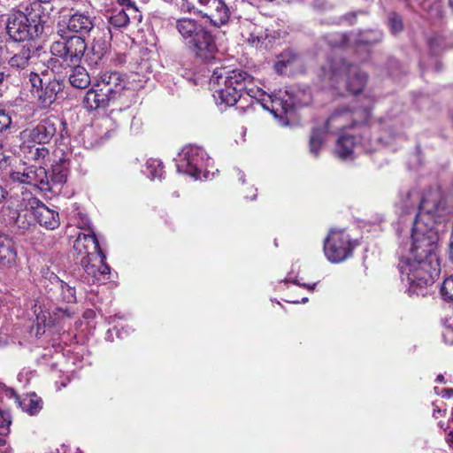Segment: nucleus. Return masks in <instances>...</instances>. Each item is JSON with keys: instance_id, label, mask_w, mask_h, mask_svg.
<instances>
[{"instance_id": "f257e3e1", "label": "nucleus", "mask_w": 453, "mask_h": 453, "mask_svg": "<svg viewBox=\"0 0 453 453\" xmlns=\"http://www.w3.org/2000/svg\"><path fill=\"white\" fill-rule=\"evenodd\" d=\"M438 241L432 236L422 237L411 234V244L403 252L400 259V272L403 280L408 282L407 293L425 296L426 288L434 284L441 273V265L436 254Z\"/></svg>"}, {"instance_id": "f03ea898", "label": "nucleus", "mask_w": 453, "mask_h": 453, "mask_svg": "<svg viewBox=\"0 0 453 453\" xmlns=\"http://www.w3.org/2000/svg\"><path fill=\"white\" fill-rule=\"evenodd\" d=\"M452 211L440 189L426 190L420 211L415 216L411 234L430 238L433 234L438 241L436 225L445 222Z\"/></svg>"}, {"instance_id": "7ed1b4c3", "label": "nucleus", "mask_w": 453, "mask_h": 453, "mask_svg": "<svg viewBox=\"0 0 453 453\" xmlns=\"http://www.w3.org/2000/svg\"><path fill=\"white\" fill-rule=\"evenodd\" d=\"M125 77L118 72L102 73L92 84L83 98V105L88 111L105 108L122 95L129 98L130 104L136 102V94L127 88Z\"/></svg>"}, {"instance_id": "20e7f679", "label": "nucleus", "mask_w": 453, "mask_h": 453, "mask_svg": "<svg viewBox=\"0 0 453 453\" xmlns=\"http://www.w3.org/2000/svg\"><path fill=\"white\" fill-rule=\"evenodd\" d=\"M246 95L252 99V103L247 106V110L259 105L269 111L275 118L282 119L283 116L294 108L305 105L310 101V94L305 91L282 90L266 94L261 88L254 85L253 81L247 84L244 89Z\"/></svg>"}, {"instance_id": "39448f33", "label": "nucleus", "mask_w": 453, "mask_h": 453, "mask_svg": "<svg viewBox=\"0 0 453 453\" xmlns=\"http://www.w3.org/2000/svg\"><path fill=\"white\" fill-rule=\"evenodd\" d=\"M174 27L197 59L207 62L215 58L218 51L215 39L201 20L180 18L175 20Z\"/></svg>"}, {"instance_id": "423d86ee", "label": "nucleus", "mask_w": 453, "mask_h": 453, "mask_svg": "<svg viewBox=\"0 0 453 453\" xmlns=\"http://www.w3.org/2000/svg\"><path fill=\"white\" fill-rule=\"evenodd\" d=\"M320 77L325 88L336 90L340 88V83L344 80L347 90L353 95L363 90L368 78L359 66L349 64L343 59L333 60L322 67Z\"/></svg>"}, {"instance_id": "0eeeda50", "label": "nucleus", "mask_w": 453, "mask_h": 453, "mask_svg": "<svg viewBox=\"0 0 453 453\" xmlns=\"http://www.w3.org/2000/svg\"><path fill=\"white\" fill-rule=\"evenodd\" d=\"M369 117V106H365L362 110H354L352 116L345 110L336 111L328 118L324 128H314L312 130L309 141L310 153L314 157L319 156L320 149L325 144L326 132L345 128L350 119H352L355 123H366Z\"/></svg>"}, {"instance_id": "6e6552de", "label": "nucleus", "mask_w": 453, "mask_h": 453, "mask_svg": "<svg viewBox=\"0 0 453 453\" xmlns=\"http://www.w3.org/2000/svg\"><path fill=\"white\" fill-rule=\"evenodd\" d=\"M211 163V158L203 148L193 145L184 147L176 159L178 172L196 180L208 178V168Z\"/></svg>"}, {"instance_id": "1a4fd4ad", "label": "nucleus", "mask_w": 453, "mask_h": 453, "mask_svg": "<svg viewBox=\"0 0 453 453\" xmlns=\"http://www.w3.org/2000/svg\"><path fill=\"white\" fill-rule=\"evenodd\" d=\"M370 130L363 128L359 142L356 141V134H343L336 142L334 154L342 160H350L360 151L371 152L377 147L370 140Z\"/></svg>"}, {"instance_id": "9d476101", "label": "nucleus", "mask_w": 453, "mask_h": 453, "mask_svg": "<svg viewBox=\"0 0 453 453\" xmlns=\"http://www.w3.org/2000/svg\"><path fill=\"white\" fill-rule=\"evenodd\" d=\"M28 82L31 85V96L42 107L50 106L56 100V96L61 89V85L58 81L50 80L47 75L41 77L32 71L28 74Z\"/></svg>"}, {"instance_id": "9b49d317", "label": "nucleus", "mask_w": 453, "mask_h": 453, "mask_svg": "<svg viewBox=\"0 0 453 453\" xmlns=\"http://www.w3.org/2000/svg\"><path fill=\"white\" fill-rule=\"evenodd\" d=\"M353 245L343 230H331L324 242V253L331 263H341L351 256Z\"/></svg>"}, {"instance_id": "f8f14e48", "label": "nucleus", "mask_w": 453, "mask_h": 453, "mask_svg": "<svg viewBox=\"0 0 453 453\" xmlns=\"http://www.w3.org/2000/svg\"><path fill=\"white\" fill-rule=\"evenodd\" d=\"M87 49V43L81 36H70L62 40L55 41L50 46L52 55L58 57L67 64H78Z\"/></svg>"}, {"instance_id": "ddd939ff", "label": "nucleus", "mask_w": 453, "mask_h": 453, "mask_svg": "<svg viewBox=\"0 0 453 453\" xmlns=\"http://www.w3.org/2000/svg\"><path fill=\"white\" fill-rule=\"evenodd\" d=\"M13 182L33 186L41 190L50 189V180L45 168L42 165H27L24 163L10 173Z\"/></svg>"}, {"instance_id": "4468645a", "label": "nucleus", "mask_w": 453, "mask_h": 453, "mask_svg": "<svg viewBox=\"0 0 453 453\" xmlns=\"http://www.w3.org/2000/svg\"><path fill=\"white\" fill-rule=\"evenodd\" d=\"M82 226L81 228H87L88 233H80L74 242L73 249L77 256L81 258L98 259L104 256L100 250L98 241L95 233L90 229V221L88 219H81Z\"/></svg>"}, {"instance_id": "2eb2a0df", "label": "nucleus", "mask_w": 453, "mask_h": 453, "mask_svg": "<svg viewBox=\"0 0 453 453\" xmlns=\"http://www.w3.org/2000/svg\"><path fill=\"white\" fill-rule=\"evenodd\" d=\"M251 81L252 76L247 72L240 69L229 70L226 67L216 68L210 78L211 86L224 85L227 88L233 87L242 90Z\"/></svg>"}, {"instance_id": "dca6fc26", "label": "nucleus", "mask_w": 453, "mask_h": 453, "mask_svg": "<svg viewBox=\"0 0 453 453\" xmlns=\"http://www.w3.org/2000/svg\"><path fill=\"white\" fill-rule=\"evenodd\" d=\"M36 22L32 25L29 22V18L27 14L19 12L15 15L12 19H9L7 24V32L11 38L15 42H23L34 36V33H37L39 27L42 28L41 23Z\"/></svg>"}, {"instance_id": "f3484780", "label": "nucleus", "mask_w": 453, "mask_h": 453, "mask_svg": "<svg viewBox=\"0 0 453 453\" xmlns=\"http://www.w3.org/2000/svg\"><path fill=\"white\" fill-rule=\"evenodd\" d=\"M95 26L93 19L85 13L75 12L68 19H63L58 24V35L64 37L65 29L72 33L80 34V36L88 35Z\"/></svg>"}, {"instance_id": "a211bd4d", "label": "nucleus", "mask_w": 453, "mask_h": 453, "mask_svg": "<svg viewBox=\"0 0 453 453\" xmlns=\"http://www.w3.org/2000/svg\"><path fill=\"white\" fill-rule=\"evenodd\" d=\"M56 132V119H45L35 127L23 131L21 136L24 141L43 146L51 141Z\"/></svg>"}, {"instance_id": "6ab92c4d", "label": "nucleus", "mask_w": 453, "mask_h": 453, "mask_svg": "<svg viewBox=\"0 0 453 453\" xmlns=\"http://www.w3.org/2000/svg\"><path fill=\"white\" fill-rule=\"evenodd\" d=\"M232 0H211L203 14L210 23L215 27L226 26L232 16Z\"/></svg>"}, {"instance_id": "aec40b11", "label": "nucleus", "mask_w": 453, "mask_h": 453, "mask_svg": "<svg viewBox=\"0 0 453 453\" xmlns=\"http://www.w3.org/2000/svg\"><path fill=\"white\" fill-rule=\"evenodd\" d=\"M425 196V191L418 186H414L400 193L399 201L397 202V210L402 214H414L420 211L421 203Z\"/></svg>"}, {"instance_id": "412c9836", "label": "nucleus", "mask_w": 453, "mask_h": 453, "mask_svg": "<svg viewBox=\"0 0 453 453\" xmlns=\"http://www.w3.org/2000/svg\"><path fill=\"white\" fill-rule=\"evenodd\" d=\"M105 257L98 259L80 258V264L88 276V281L96 283L104 280L110 273V266L104 263Z\"/></svg>"}, {"instance_id": "4be33fe9", "label": "nucleus", "mask_w": 453, "mask_h": 453, "mask_svg": "<svg viewBox=\"0 0 453 453\" xmlns=\"http://www.w3.org/2000/svg\"><path fill=\"white\" fill-rule=\"evenodd\" d=\"M34 209V216L40 226L49 230H54L60 225L59 215L58 211L50 209L39 200L33 198L30 202Z\"/></svg>"}, {"instance_id": "5701e85b", "label": "nucleus", "mask_w": 453, "mask_h": 453, "mask_svg": "<svg viewBox=\"0 0 453 453\" xmlns=\"http://www.w3.org/2000/svg\"><path fill=\"white\" fill-rule=\"evenodd\" d=\"M1 219L7 225L25 233L30 226L27 214L22 213L13 202L4 206L1 211Z\"/></svg>"}, {"instance_id": "b1692460", "label": "nucleus", "mask_w": 453, "mask_h": 453, "mask_svg": "<svg viewBox=\"0 0 453 453\" xmlns=\"http://www.w3.org/2000/svg\"><path fill=\"white\" fill-rule=\"evenodd\" d=\"M17 258L14 241L8 235L0 233V265L13 268L17 265Z\"/></svg>"}, {"instance_id": "393cba45", "label": "nucleus", "mask_w": 453, "mask_h": 453, "mask_svg": "<svg viewBox=\"0 0 453 453\" xmlns=\"http://www.w3.org/2000/svg\"><path fill=\"white\" fill-rule=\"evenodd\" d=\"M50 291L51 292L50 298L56 302L71 303L76 300L75 289L58 277H54L51 281Z\"/></svg>"}, {"instance_id": "a878e982", "label": "nucleus", "mask_w": 453, "mask_h": 453, "mask_svg": "<svg viewBox=\"0 0 453 453\" xmlns=\"http://www.w3.org/2000/svg\"><path fill=\"white\" fill-rule=\"evenodd\" d=\"M211 87L214 89L213 96L215 97L217 103L219 104L232 106L234 105L238 100H241L242 97V92L243 90L237 88H227L224 85H215Z\"/></svg>"}, {"instance_id": "bb28decb", "label": "nucleus", "mask_w": 453, "mask_h": 453, "mask_svg": "<svg viewBox=\"0 0 453 453\" xmlns=\"http://www.w3.org/2000/svg\"><path fill=\"white\" fill-rule=\"evenodd\" d=\"M20 151L27 160L34 161L38 165L43 164L50 155V151L46 147L24 140L20 146Z\"/></svg>"}, {"instance_id": "cd10ccee", "label": "nucleus", "mask_w": 453, "mask_h": 453, "mask_svg": "<svg viewBox=\"0 0 453 453\" xmlns=\"http://www.w3.org/2000/svg\"><path fill=\"white\" fill-rule=\"evenodd\" d=\"M12 395L14 396L15 403L18 406L30 416L36 415L42 409L43 402L35 393L19 396L14 392H12Z\"/></svg>"}, {"instance_id": "c85d7f7f", "label": "nucleus", "mask_w": 453, "mask_h": 453, "mask_svg": "<svg viewBox=\"0 0 453 453\" xmlns=\"http://www.w3.org/2000/svg\"><path fill=\"white\" fill-rule=\"evenodd\" d=\"M31 50L29 47L23 46L22 49L12 57L6 59L11 68L25 71V74H29L27 67L30 65Z\"/></svg>"}, {"instance_id": "c756f323", "label": "nucleus", "mask_w": 453, "mask_h": 453, "mask_svg": "<svg viewBox=\"0 0 453 453\" xmlns=\"http://www.w3.org/2000/svg\"><path fill=\"white\" fill-rule=\"evenodd\" d=\"M69 81L73 88L83 89L88 87L91 80L88 73L83 66L76 65L69 76Z\"/></svg>"}, {"instance_id": "7c9ffc66", "label": "nucleus", "mask_w": 453, "mask_h": 453, "mask_svg": "<svg viewBox=\"0 0 453 453\" xmlns=\"http://www.w3.org/2000/svg\"><path fill=\"white\" fill-rule=\"evenodd\" d=\"M52 0H35L34 3L31 4V12L29 15L31 16L30 19L32 23L36 22V19H38V23H44L46 22L45 19L47 18L48 14L44 13V11L46 10V7H43V4L46 5H50V2ZM50 7V10H51V7Z\"/></svg>"}, {"instance_id": "2f4dec72", "label": "nucleus", "mask_w": 453, "mask_h": 453, "mask_svg": "<svg viewBox=\"0 0 453 453\" xmlns=\"http://www.w3.org/2000/svg\"><path fill=\"white\" fill-rule=\"evenodd\" d=\"M298 61V57L296 54L291 52L286 53L281 55L280 59L275 63L274 69L278 73L283 74L287 73L288 68L292 69L294 65Z\"/></svg>"}, {"instance_id": "473e14b6", "label": "nucleus", "mask_w": 453, "mask_h": 453, "mask_svg": "<svg viewBox=\"0 0 453 453\" xmlns=\"http://www.w3.org/2000/svg\"><path fill=\"white\" fill-rule=\"evenodd\" d=\"M298 61V57L296 54L291 52L286 53L281 55L280 59L275 63L274 69L278 73L283 74L287 73L288 68L292 69L294 65Z\"/></svg>"}, {"instance_id": "72a5a7b5", "label": "nucleus", "mask_w": 453, "mask_h": 453, "mask_svg": "<svg viewBox=\"0 0 453 453\" xmlns=\"http://www.w3.org/2000/svg\"><path fill=\"white\" fill-rule=\"evenodd\" d=\"M144 173L151 180L161 179L164 173L163 163L157 158H150L146 161Z\"/></svg>"}, {"instance_id": "f704fd0d", "label": "nucleus", "mask_w": 453, "mask_h": 453, "mask_svg": "<svg viewBox=\"0 0 453 453\" xmlns=\"http://www.w3.org/2000/svg\"><path fill=\"white\" fill-rule=\"evenodd\" d=\"M130 14L134 13L126 11L124 8L119 11L115 10L110 16L109 21L115 27H124L129 23Z\"/></svg>"}, {"instance_id": "c9c22d12", "label": "nucleus", "mask_w": 453, "mask_h": 453, "mask_svg": "<svg viewBox=\"0 0 453 453\" xmlns=\"http://www.w3.org/2000/svg\"><path fill=\"white\" fill-rule=\"evenodd\" d=\"M95 133L94 126L86 127L82 132L81 136L83 140V143L87 148H92L96 145H98L102 140V135H96V137H93Z\"/></svg>"}, {"instance_id": "e433bc0d", "label": "nucleus", "mask_w": 453, "mask_h": 453, "mask_svg": "<svg viewBox=\"0 0 453 453\" xmlns=\"http://www.w3.org/2000/svg\"><path fill=\"white\" fill-rule=\"evenodd\" d=\"M211 0H182L181 7L188 12L202 13V9H206Z\"/></svg>"}, {"instance_id": "4c0bfd02", "label": "nucleus", "mask_w": 453, "mask_h": 453, "mask_svg": "<svg viewBox=\"0 0 453 453\" xmlns=\"http://www.w3.org/2000/svg\"><path fill=\"white\" fill-rule=\"evenodd\" d=\"M12 415L7 411H0V436H6L11 432Z\"/></svg>"}, {"instance_id": "58836bf2", "label": "nucleus", "mask_w": 453, "mask_h": 453, "mask_svg": "<svg viewBox=\"0 0 453 453\" xmlns=\"http://www.w3.org/2000/svg\"><path fill=\"white\" fill-rule=\"evenodd\" d=\"M67 178V169L65 165V163L63 165H56L52 167V175H51V181L55 183H63L66 180Z\"/></svg>"}, {"instance_id": "ea45409f", "label": "nucleus", "mask_w": 453, "mask_h": 453, "mask_svg": "<svg viewBox=\"0 0 453 453\" xmlns=\"http://www.w3.org/2000/svg\"><path fill=\"white\" fill-rule=\"evenodd\" d=\"M441 294L444 300L453 303V274L444 280L441 288Z\"/></svg>"}, {"instance_id": "a19ab883", "label": "nucleus", "mask_w": 453, "mask_h": 453, "mask_svg": "<svg viewBox=\"0 0 453 453\" xmlns=\"http://www.w3.org/2000/svg\"><path fill=\"white\" fill-rule=\"evenodd\" d=\"M388 26L393 34L400 33L403 28L402 18L396 13H391L388 17Z\"/></svg>"}, {"instance_id": "79ce46f5", "label": "nucleus", "mask_w": 453, "mask_h": 453, "mask_svg": "<svg viewBox=\"0 0 453 453\" xmlns=\"http://www.w3.org/2000/svg\"><path fill=\"white\" fill-rule=\"evenodd\" d=\"M13 43L9 42L4 35H0V61H5L12 52L10 46Z\"/></svg>"}, {"instance_id": "37998d69", "label": "nucleus", "mask_w": 453, "mask_h": 453, "mask_svg": "<svg viewBox=\"0 0 453 453\" xmlns=\"http://www.w3.org/2000/svg\"><path fill=\"white\" fill-rule=\"evenodd\" d=\"M126 110L128 111V116L132 118L130 125L131 131L134 133H139L141 131L142 125V119L136 117V114L134 113V110H129L128 107L126 108Z\"/></svg>"}, {"instance_id": "c03bdc74", "label": "nucleus", "mask_w": 453, "mask_h": 453, "mask_svg": "<svg viewBox=\"0 0 453 453\" xmlns=\"http://www.w3.org/2000/svg\"><path fill=\"white\" fill-rule=\"evenodd\" d=\"M12 123L10 116L4 111H0V132L7 129Z\"/></svg>"}, {"instance_id": "a18cd8bd", "label": "nucleus", "mask_w": 453, "mask_h": 453, "mask_svg": "<svg viewBox=\"0 0 453 453\" xmlns=\"http://www.w3.org/2000/svg\"><path fill=\"white\" fill-rule=\"evenodd\" d=\"M118 3L127 12L136 14L137 9L132 0H117Z\"/></svg>"}, {"instance_id": "49530a36", "label": "nucleus", "mask_w": 453, "mask_h": 453, "mask_svg": "<svg viewBox=\"0 0 453 453\" xmlns=\"http://www.w3.org/2000/svg\"><path fill=\"white\" fill-rule=\"evenodd\" d=\"M10 164V157L5 154L4 146L0 144V170Z\"/></svg>"}, {"instance_id": "de8ad7c7", "label": "nucleus", "mask_w": 453, "mask_h": 453, "mask_svg": "<svg viewBox=\"0 0 453 453\" xmlns=\"http://www.w3.org/2000/svg\"><path fill=\"white\" fill-rule=\"evenodd\" d=\"M443 339L445 342L449 344H453V328L447 327L443 334H442Z\"/></svg>"}, {"instance_id": "09e8293b", "label": "nucleus", "mask_w": 453, "mask_h": 453, "mask_svg": "<svg viewBox=\"0 0 453 453\" xmlns=\"http://www.w3.org/2000/svg\"><path fill=\"white\" fill-rule=\"evenodd\" d=\"M440 41H441L440 38H432L429 41V45H430V48H431L433 52L435 53L437 51L436 46L439 45Z\"/></svg>"}, {"instance_id": "8fccbe9b", "label": "nucleus", "mask_w": 453, "mask_h": 453, "mask_svg": "<svg viewBox=\"0 0 453 453\" xmlns=\"http://www.w3.org/2000/svg\"><path fill=\"white\" fill-rule=\"evenodd\" d=\"M443 411L441 410V406H439L436 403H434V413L433 416L434 418H438L439 416H441V412Z\"/></svg>"}, {"instance_id": "3c124183", "label": "nucleus", "mask_w": 453, "mask_h": 453, "mask_svg": "<svg viewBox=\"0 0 453 453\" xmlns=\"http://www.w3.org/2000/svg\"><path fill=\"white\" fill-rule=\"evenodd\" d=\"M441 395L443 397H451L453 395V389L452 388H444L441 391Z\"/></svg>"}, {"instance_id": "603ef678", "label": "nucleus", "mask_w": 453, "mask_h": 453, "mask_svg": "<svg viewBox=\"0 0 453 453\" xmlns=\"http://www.w3.org/2000/svg\"><path fill=\"white\" fill-rule=\"evenodd\" d=\"M7 194V191L0 185V203L4 201Z\"/></svg>"}, {"instance_id": "864d4df0", "label": "nucleus", "mask_w": 453, "mask_h": 453, "mask_svg": "<svg viewBox=\"0 0 453 453\" xmlns=\"http://www.w3.org/2000/svg\"><path fill=\"white\" fill-rule=\"evenodd\" d=\"M292 282H293L294 284H296V285H299V286H302V287H303V288H309V289H311V290H313V289H314V287H315V285H316V284H313L312 286H310V285H307V284H300L296 280H294Z\"/></svg>"}, {"instance_id": "5fc2aeb1", "label": "nucleus", "mask_w": 453, "mask_h": 453, "mask_svg": "<svg viewBox=\"0 0 453 453\" xmlns=\"http://www.w3.org/2000/svg\"><path fill=\"white\" fill-rule=\"evenodd\" d=\"M449 252L450 260L453 263V241L449 242Z\"/></svg>"}, {"instance_id": "6e6d98bb", "label": "nucleus", "mask_w": 453, "mask_h": 453, "mask_svg": "<svg viewBox=\"0 0 453 453\" xmlns=\"http://www.w3.org/2000/svg\"><path fill=\"white\" fill-rule=\"evenodd\" d=\"M117 334L119 338L123 339L125 335L127 334V330L122 328L121 330H119Z\"/></svg>"}, {"instance_id": "4d7b16f0", "label": "nucleus", "mask_w": 453, "mask_h": 453, "mask_svg": "<svg viewBox=\"0 0 453 453\" xmlns=\"http://www.w3.org/2000/svg\"><path fill=\"white\" fill-rule=\"evenodd\" d=\"M56 453H67V449L65 446H61L60 449H57V452Z\"/></svg>"}, {"instance_id": "13d9d810", "label": "nucleus", "mask_w": 453, "mask_h": 453, "mask_svg": "<svg viewBox=\"0 0 453 453\" xmlns=\"http://www.w3.org/2000/svg\"><path fill=\"white\" fill-rule=\"evenodd\" d=\"M288 302H289V303H307V302H308V298H307V297H303V298L302 299V301H300V302H299V301H288Z\"/></svg>"}, {"instance_id": "bf43d9fd", "label": "nucleus", "mask_w": 453, "mask_h": 453, "mask_svg": "<svg viewBox=\"0 0 453 453\" xmlns=\"http://www.w3.org/2000/svg\"><path fill=\"white\" fill-rule=\"evenodd\" d=\"M237 173H238V176H239V180H242V182H244V173L240 171V170H237Z\"/></svg>"}, {"instance_id": "052dcab7", "label": "nucleus", "mask_w": 453, "mask_h": 453, "mask_svg": "<svg viewBox=\"0 0 453 453\" xmlns=\"http://www.w3.org/2000/svg\"><path fill=\"white\" fill-rule=\"evenodd\" d=\"M436 381L437 382H441V383L444 382V377L442 375H441V374L438 375L437 378H436Z\"/></svg>"}, {"instance_id": "680f3d73", "label": "nucleus", "mask_w": 453, "mask_h": 453, "mask_svg": "<svg viewBox=\"0 0 453 453\" xmlns=\"http://www.w3.org/2000/svg\"><path fill=\"white\" fill-rule=\"evenodd\" d=\"M448 440L453 442V430L449 434Z\"/></svg>"}, {"instance_id": "e2e57ef3", "label": "nucleus", "mask_w": 453, "mask_h": 453, "mask_svg": "<svg viewBox=\"0 0 453 453\" xmlns=\"http://www.w3.org/2000/svg\"><path fill=\"white\" fill-rule=\"evenodd\" d=\"M255 191H257V189H255ZM256 192H254V194L250 196V199L254 200L256 198Z\"/></svg>"}, {"instance_id": "0e129e2a", "label": "nucleus", "mask_w": 453, "mask_h": 453, "mask_svg": "<svg viewBox=\"0 0 453 453\" xmlns=\"http://www.w3.org/2000/svg\"><path fill=\"white\" fill-rule=\"evenodd\" d=\"M5 443V441L2 438H0V445H4Z\"/></svg>"}, {"instance_id": "69168bd1", "label": "nucleus", "mask_w": 453, "mask_h": 453, "mask_svg": "<svg viewBox=\"0 0 453 453\" xmlns=\"http://www.w3.org/2000/svg\"><path fill=\"white\" fill-rule=\"evenodd\" d=\"M4 80V74L2 73H0V83L3 81Z\"/></svg>"}, {"instance_id": "338daca9", "label": "nucleus", "mask_w": 453, "mask_h": 453, "mask_svg": "<svg viewBox=\"0 0 453 453\" xmlns=\"http://www.w3.org/2000/svg\"><path fill=\"white\" fill-rule=\"evenodd\" d=\"M450 7L453 9V0H449Z\"/></svg>"}, {"instance_id": "774afa93", "label": "nucleus", "mask_w": 453, "mask_h": 453, "mask_svg": "<svg viewBox=\"0 0 453 453\" xmlns=\"http://www.w3.org/2000/svg\"><path fill=\"white\" fill-rule=\"evenodd\" d=\"M59 311H62V312H65L66 309L65 308H60Z\"/></svg>"}]
</instances>
